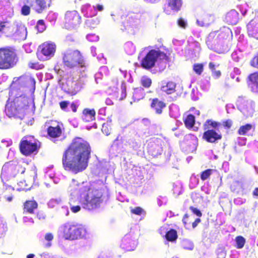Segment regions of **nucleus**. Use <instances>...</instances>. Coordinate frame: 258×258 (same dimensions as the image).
Here are the masks:
<instances>
[{
  "instance_id": "412c9836",
  "label": "nucleus",
  "mask_w": 258,
  "mask_h": 258,
  "mask_svg": "<svg viewBox=\"0 0 258 258\" xmlns=\"http://www.w3.org/2000/svg\"><path fill=\"white\" fill-rule=\"evenodd\" d=\"M121 246L126 251L133 250L136 247V242L130 235H126L121 240Z\"/></svg>"
},
{
  "instance_id": "a18cd8bd",
  "label": "nucleus",
  "mask_w": 258,
  "mask_h": 258,
  "mask_svg": "<svg viewBox=\"0 0 258 258\" xmlns=\"http://www.w3.org/2000/svg\"><path fill=\"white\" fill-rule=\"evenodd\" d=\"M131 212L132 214L140 216L142 215L144 211L142 208L140 207H137L134 209H132Z\"/></svg>"
},
{
  "instance_id": "5fc2aeb1",
  "label": "nucleus",
  "mask_w": 258,
  "mask_h": 258,
  "mask_svg": "<svg viewBox=\"0 0 258 258\" xmlns=\"http://www.w3.org/2000/svg\"><path fill=\"white\" fill-rule=\"evenodd\" d=\"M69 102L68 101H63L59 103V105L61 109L65 110L68 106Z\"/></svg>"
},
{
  "instance_id": "864d4df0",
  "label": "nucleus",
  "mask_w": 258,
  "mask_h": 258,
  "mask_svg": "<svg viewBox=\"0 0 258 258\" xmlns=\"http://www.w3.org/2000/svg\"><path fill=\"white\" fill-rule=\"evenodd\" d=\"M212 75L216 79H218L221 76V72L220 70H215L212 73Z\"/></svg>"
},
{
  "instance_id": "4c0bfd02",
  "label": "nucleus",
  "mask_w": 258,
  "mask_h": 258,
  "mask_svg": "<svg viewBox=\"0 0 258 258\" xmlns=\"http://www.w3.org/2000/svg\"><path fill=\"white\" fill-rule=\"evenodd\" d=\"M236 241V247L237 248H242L245 243V240L244 238L241 236H238L235 238Z\"/></svg>"
},
{
  "instance_id": "e433bc0d",
  "label": "nucleus",
  "mask_w": 258,
  "mask_h": 258,
  "mask_svg": "<svg viewBox=\"0 0 258 258\" xmlns=\"http://www.w3.org/2000/svg\"><path fill=\"white\" fill-rule=\"evenodd\" d=\"M194 72L198 75H201L204 71V64L203 63H195L192 67Z\"/></svg>"
},
{
  "instance_id": "49530a36",
  "label": "nucleus",
  "mask_w": 258,
  "mask_h": 258,
  "mask_svg": "<svg viewBox=\"0 0 258 258\" xmlns=\"http://www.w3.org/2000/svg\"><path fill=\"white\" fill-rule=\"evenodd\" d=\"M178 25L182 28L185 29L186 27L187 23L182 18H179L177 20Z\"/></svg>"
},
{
  "instance_id": "69168bd1",
  "label": "nucleus",
  "mask_w": 258,
  "mask_h": 258,
  "mask_svg": "<svg viewBox=\"0 0 258 258\" xmlns=\"http://www.w3.org/2000/svg\"><path fill=\"white\" fill-rule=\"evenodd\" d=\"M37 66H38V64L37 63H32V62H31L29 63V67L32 68V69H37Z\"/></svg>"
},
{
  "instance_id": "473e14b6",
  "label": "nucleus",
  "mask_w": 258,
  "mask_h": 258,
  "mask_svg": "<svg viewBox=\"0 0 258 258\" xmlns=\"http://www.w3.org/2000/svg\"><path fill=\"white\" fill-rule=\"evenodd\" d=\"M67 85L68 86V91L71 93H76L78 90V86L77 82L72 80L67 81Z\"/></svg>"
},
{
  "instance_id": "6e6d98bb",
  "label": "nucleus",
  "mask_w": 258,
  "mask_h": 258,
  "mask_svg": "<svg viewBox=\"0 0 258 258\" xmlns=\"http://www.w3.org/2000/svg\"><path fill=\"white\" fill-rule=\"evenodd\" d=\"M197 23L201 26H204L208 25L210 23L209 21L203 22V20H201V19H198L197 20Z\"/></svg>"
},
{
  "instance_id": "0e129e2a",
  "label": "nucleus",
  "mask_w": 258,
  "mask_h": 258,
  "mask_svg": "<svg viewBox=\"0 0 258 258\" xmlns=\"http://www.w3.org/2000/svg\"><path fill=\"white\" fill-rule=\"evenodd\" d=\"M4 197L6 200V201L9 202H11L12 201L13 198L12 194H11L10 195H9L8 196H7L6 195H4Z\"/></svg>"
},
{
  "instance_id": "9b49d317",
  "label": "nucleus",
  "mask_w": 258,
  "mask_h": 258,
  "mask_svg": "<svg viewBox=\"0 0 258 258\" xmlns=\"http://www.w3.org/2000/svg\"><path fill=\"white\" fill-rule=\"evenodd\" d=\"M38 147V141L32 136L24 137L20 145L21 153L25 155H29L36 151Z\"/></svg>"
},
{
  "instance_id": "3c124183",
  "label": "nucleus",
  "mask_w": 258,
  "mask_h": 258,
  "mask_svg": "<svg viewBox=\"0 0 258 258\" xmlns=\"http://www.w3.org/2000/svg\"><path fill=\"white\" fill-rule=\"evenodd\" d=\"M101 130L106 136L110 134V130L108 128L107 124H103Z\"/></svg>"
},
{
  "instance_id": "79ce46f5",
  "label": "nucleus",
  "mask_w": 258,
  "mask_h": 258,
  "mask_svg": "<svg viewBox=\"0 0 258 258\" xmlns=\"http://www.w3.org/2000/svg\"><path fill=\"white\" fill-rule=\"evenodd\" d=\"M222 124L225 129H230L233 125V121L231 119L223 120Z\"/></svg>"
},
{
  "instance_id": "680f3d73",
  "label": "nucleus",
  "mask_w": 258,
  "mask_h": 258,
  "mask_svg": "<svg viewBox=\"0 0 258 258\" xmlns=\"http://www.w3.org/2000/svg\"><path fill=\"white\" fill-rule=\"evenodd\" d=\"M23 221H24V222H32V223H34L33 219L32 218H30L28 217H24Z\"/></svg>"
},
{
  "instance_id": "c03bdc74",
  "label": "nucleus",
  "mask_w": 258,
  "mask_h": 258,
  "mask_svg": "<svg viewBox=\"0 0 258 258\" xmlns=\"http://www.w3.org/2000/svg\"><path fill=\"white\" fill-rule=\"evenodd\" d=\"M21 14L24 16H28L30 12V8L27 5H24L21 10Z\"/></svg>"
},
{
  "instance_id": "603ef678",
  "label": "nucleus",
  "mask_w": 258,
  "mask_h": 258,
  "mask_svg": "<svg viewBox=\"0 0 258 258\" xmlns=\"http://www.w3.org/2000/svg\"><path fill=\"white\" fill-rule=\"evenodd\" d=\"M51 15V20L49 21L55 22L57 18L58 15L57 13L52 11L49 12V15Z\"/></svg>"
},
{
  "instance_id": "f8f14e48",
  "label": "nucleus",
  "mask_w": 258,
  "mask_h": 258,
  "mask_svg": "<svg viewBox=\"0 0 258 258\" xmlns=\"http://www.w3.org/2000/svg\"><path fill=\"white\" fill-rule=\"evenodd\" d=\"M15 59V54L11 51L0 49V69L10 68Z\"/></svg>"
},
{
  "instance_id": "393cba45",
  "label": "nucleus",
  "mask_w": 258,
  "mask_h": 258,
  "mask_svg": "<svg viewBox=\"0 0 258 258\" xmlns=\"http://www.w3.org/2000/svg\"><path fill=\"white\" fill-rule=\"evenodd\" d=\"M175 88L176 84L173 82L169 81L162 86L161 90L167 94H171L175 92Z\"/></svg>"
},
{
  "instance_id": "39448f33",
  "label": "nucleus",
  "mask_w": 258,
  "mask_h": 258,
  "mask_svg": "<svg viewBox=\"0 0 258 258\" xmlns=\"http://www.w3.org/2000/svg\"><path fill=\"white\" fill-rule=\"evenodd\" d=\"M36 81L34 78L30 75H25L19 78L14 79L11 89H19L21 92L28 96H34L35 90Z\"/></svg>"
},
{
  "instance_id": "b1692460",
  "label": "nucleus",
  "mask_w": 258,
  "mask_h": 258,
  "mask_svg": "<svg viewBox=\"0 0 258 258\" xmlns=\"http://www.w3.org/2000/svg\"><path fill=\"white\" fill-rule=\"evenodd\" d=\"M183 142L187 147H195L198 143V138L194 135L189 134L184 137Z\"/></svg>"
},
{
  "instance_id": "0eeeda50",
  "label": "nucleus",
  "mask_w": 258,
  "mask_h": 258,
  "mask_svg": "<svg viewBox=\"0 0 258 258\" xmlns=\"http://www.w3.org/2000/svg\"><path fill=\"white\" fill-rule=\"evenodd\" d=\"M221 125V123L212 119H208L203 124L205 131L203 135V139L208 143H215L222 138L221 133L216 131Z\"/></svg>"
},
{
  "instance_id": "c85d7f7f",
  "label": "nucleus",
  "mask_w": 258,
  "mask_h": 258,
  "mask_svg": "<svg viewBox=\"0 0 258 258\" xmlns=\"http://www.w3.org/2000/svg\"><path fill=\"white\" fill-rule=\"evenodd\" d=\"M145 97V91L142 88H136L134 90L133 99L134 102H138Z\"/></svg>"
},
{
  "instance_id": "9d476101",
  "label": "nucleus",
  "mask_w": 258,
  "mask_h": 258,
  "mask_svg": "<svg viewBox=\"0 0 258 258\" xmlns=\"http://www.w3.org/2000/svg\"><path fill=\"white\" fill-rule=\"evenodd\" d=\"M18 166L10 162L5 164L2 167L1 178L6 189L8 190L9 192L13 191L14 188L11 186L6 184V182L16 176L18 173Z\"/></svg>"
},
{
  "instance_id": "bf43d9fd",
  "label": "nucleus",
  "mask_w": 258,
  "mask_h": 258,
  "mask_svg": "<svg viewBox=\"0 0 258 258\" xmlns=\"http://www.w3.org/2000/svg\"><path fill=\"white\" fill-rule=\"evenodd\" d=\"M209 67L212 71V73L216 70L215 69V65L213 62H210L209 64Z\"/></svg>"
},
{
  "instance_id": "ea45409f",
  "label": "nucleus",
  "mask_w": 258,
  "mask_h": 258,
  "mask_svg": "<svg viewBox=\"0 0 258 258\" xmlns=\"http://www.w3.org/2000/svg\"><path fill=\"white\" fill-rule=\"evenodd\" d=\"M40 136L42 137H47L48 136V125L47 121L44 125L42 126L40 132Z\"/></svg>"
},
{
  "instance_id": "8fccbe9b",
  "label": "nucleus",
  "mask_w": 258,
  "mask_h": 258,
  "mask_svg": "<svg viewBox=\"0 0 258 258\" xmlns=\"http://www.w3.org/2000/svg\"><path fill=\"white\" fill-rule=\"evenodd\" d=\"M23 48L27 53H31L33 50L31 43L24 44L23 45Z\"/></svg>"
},
{
  "instance_id": "7ed1b4c3",
  "label": "nucleus",
  "mask_w": 258,
  "mask_h": 258,
  "mask_svg": "<svg viewBox=\"0 0 258 258\" xmlns=\"http://www.w3.org/2000/svg\"><path fill=\"white\" fill-rule=\"evenodd\" d=\"M232 36L231 30L224 27L211 32L207 37L206 44L210 49L217 53H224L230 49Z\"/></svg>"
},
{
  "instance_id": "f704fd0d",
  "label": "nucleus",
  "mask_w": 258,
  "mask_h": 258,
  "mask_svg": "<svg viewBox=\"0 0 258 258\" xmlns=\"http://www.w3.org/2000/svg\"><path fill=\"white\" fill-rule=\"evenodd\" d=\"M126 83L125 81H123L121 82V86H120V95H118L117 97L118 98V100H122L124 99L126 96Z\"/></svg>"
},
{
  "instance_id": "5701e85b",
  "label": "nucleus",
  "mask_w": 258,
  "mask_h": 258,
  "mask_svg": "<svg viewBox=\"0 0 258 258\" xmlns=\"http://www.w3.org/2000/svg\"><path fill=\"white\" fill-rule=\"evenodd\" d=\"M96 111L94 109L85 108L82 113V119L87 122L95 120Z\"/></svg>"
},
{
  "instance_id": "4be33fe9",
  "label": "nucleus",
  "mask_w": 258,
  "mask_h": 258,
  "mask_svg": "<svg viewBox=\"0 0 258 258\" xmlns=\"http://www.w3.org/2000/svg\"><path fill=\"white\" fill-rule=\"evenodd\" d=\"M151 100V107L155 111L157 114H161L163 109L166 107V103L160 101L158 98H153Z\"/></svg>"
},
{
  "instance_id": "09e8293b",
  "label": "nucleus",
  "mask_w": 258,
  "mask_h": 258,
  "mask_svg": "<svg viewBox=\"0 0 258 258\" xmlns=\"http://www.w3.org/2000/svg\"><path fill=\"white\" fill-rule=\"evenodd\" d=\"M251 66L254 68H258V52L251 61Z\"/></svg>"
},
{
  "instance_id": "cd10ccee",
  "label": "nucleus",
  "mask_w": 258,
  "mask_h": 258,
  "mask_svg": "<svg viewBox=\"0 0 258 258\" xmlns=\"http://www.w3.org/2000/svg\"><path fill=\"white\" fill-rule=\"evenodd\" d=\"M37 203L35 201H26L24 204V212L32 214L33 213L34 210L37 208Z\"/></svg>"
},
{
  "instance_id": "6e6552de",
  "label": "nucleus",
  "mask_w": 258,
  "mask_h": 258,
  "mask_svg": "<svg viewBox=\"0 0 258 258\" xmlns=\"http://www.w3.org/2000/svg\"><path fill=\"white\" fill-rule=\"evenodd\" d=\"M63 63L67 68H85L86 62L81 52L78 50H68L63 55Z\"/></svg>"
},
{
  "instance_id": "c756f323",
  "label": "nucleus",
  "mask_w": 258,
  "mask_h": 258,
  "mask_svg": "<svg viewBox=\"0 0 258 258\" xmlns=\"http://www.w3.org/2000/svg\"><path fill=\"white\" fill-rule=\"evenodd\" d=\"M165 237L168 241H175L178 238L177 232L174 229H170L166 233Z\"/></svg>"
},
{
  "instance_id": "a19ab883",
  "label": "nucleus",
  "mask_w": 258,
  "mask_h": 258,
  "mask_svg": "<svg viewBox=\"0 0 258 258\" xmlns=\"http://www.w3.org/2000/svg\"><path fill=\"white\" fill-rule=\"evenodd\" d=\"M36 29L39 32H42L45 29V25L43 20H39L37 23Z\"/></svg>"
},
{
  "instance_id": "a211bd4d",
  "label": "nucleus",
  "mask_w": 258,
  "mask_h": 258,
  "mask_svg": "<svg viewBox=\"0 0 258 258\" xmlns=\"http://www.w3.org/2000/svg\"><path fill=\"white\" fill-rule=\"evenodd\" d=\"M248 86L252 92L258 94V72L249 74L247 77Z\"/></svg>"
},
{
  "instance_id": "052dcab7",
  "label": "nucleus",
  "mask_w": 258,
  "mask_h": 258,
  "mask_svg": "<svg viewBox=\"0 0 258 258\" xmlns=\"http://www.w3.org/2000/svg\"><path fill=\"white\" fill-rule=\"evenodd\" d=\"M37 217L39 220H43L45 219V216L41 212H39L37 213Z\"/></svg>"
},
{
  "instance_id": "f03ea898",
  "label": "nucleus",
  "mask_w": 258,
  "mask_h": 258,
  "mask_svg": "<svg viewBox=\"0 0 258 258\" xmlns=\"http://www.w3.org/2000/svg\"><path fill=\"white\" fill-rule=\"evenodd\" d=\"M15 98L11 102L6 104L5 112L7 116H14L22 119L25 115L33 113L35 110L34 96H28L21 92H17L16 89H11Z\"/></svg>"
},
{
  "instance_id": "774afa93",
  "label": "nucleus",
  "mask_w": 258,
  "mask_h": 258,
  "mask_svg": "<svg viewBox=\"0 0 258 258\" xmlns=\"http://www.w3.org/2000/svg\"><path fill=\"white\" fill-rule=\"evenodd\" d=\"M39 255L41 257L47 258L48 253L46 252H40Z\"/></svg>"
},
{
  "instance_id": "72a5a7b5",
  "label": "nucleus",
  "mask_w": 258,
  "mask_h": 258,
  "mask_svg": "<svg viewBox=\"0 0 258 258\" xmlns=\"http://www.w3.org/2000/svg\"><path fill=\"white\" fill-rule=\"evenodd\" d=\"M36 11L40 13L46 8V2L45 0H36Z\"/></svg>"
},
{
  "instance_id": "58836bf2",
  "label": "nucleus",
  "mask_w": 258,
  "mask_h": 258,
  "mask_svg": "<svg viewBox=\"0 0 258 258\" xmlns=\"http://www.w3.org/2000/svg\"><path fill=\"white\" fill-rule=\"evenodd\" d=\"M212 173V169H206L201 173V179L202 180L204 181L208 179Z\"/></svg>"
},
{
  "instance_id": "13d9d810",
  "label": "nucleus",
  "mask_w": 258,
  "mask_h": 258,
  "mask_svg": "<svg viewBox=\"0 0 258 258\" xmlns=\"http://www.w3.org/2000/svg\"><path fill=\"white\" fill-rule=\"evenodd\" d=\"M201 222L200 218H197L195 221L192 223V227L193 228H196L199 223Z\"/></svg>"
},
{
  "instance_id": "1a4fd4ad",
  "label": "nucleus",
  "mask_w": 258,
  "mask_h": 258,
  "mask_svg": "<svg viewBox=\"0 0 258 258\" xmlns=\"http://www.w3.org/2000/svg\"><path fill=\"white\" fill-rule=\"evenodd\" d=\"M103 193L100 189H92L91 192L88 194L83 204L84 208L89 210H93L100 207L103 202Z\"/></svg>"
},
{
  "instance_id": "423d86ee",
  "label": "nucleus",
  "mask_w": 258,
  "mask_h": 258,
  "mask_svg": "<svg viewBox=\"0 0 258 258\" xmlns=\"http://www.w3.org/2000/svg\"><path fill=\"white\" fill-rule=\"evenodd\" d=\"M59 232L64 239L75 240L84 237L86 231L84 226L81 224L67 223L60 227Z\"/></svg>"
},
{
  "instance_id": "bb28decb",
  "label": "nucleus",
  "mask_w": 258,
  "mask_h": 258,
  "mask_svg": "<svg viewBox=\"0 0 258 258\" xmlns=\"http://www.w3.org/2000/svg\"><path fill=\"white\" fill-rule=\"evenodd\" d=\"M226 21L230 25H235L238 21V14L235 11H230L226 14Z\"/></svg>"
},
{
  "instance_id": "6ab92c4d",
  "label": "nucleus",
  "mask_w": 258,
  "mask_h": 258,
  "mask_svg": "<svg viewBox=\"0 0 258 258\" xmlns=\"http://www.w3.org/2000/svg\"><path fill=\"white\" fill-rule=\"evenodd\" d=\"M37 56L41 61L47 60L48 58V42H45L38 46Z\"/></svg>"
},
{
  "instance_id": "f257e3e1",
  "label": "nucleus",
  "mask_w": 258,
  "mask_h": 258,
  "mask_svg": "<svg viewBox=\"0 0 258 258\" xmlns=\"http://www.w3.org/2000/svg\"><path fill=\"white\" fill-rule=\"evenodd\" d=\"M91 152V146L87 141L75 138L63 152L62 163L64 168L75 174L84 171L88 165Z\"/></svg>"
},
{
  "instance_id": "a878e982",
  "label": "nucleus",
  "mask_w": 258,
  "mask_h": 258,
  "mask_svg": "<svg viewBox=\"0 0 258 258\" xmlns=\"http://www.w3.org/2000/svg\"><path fill=\"white\" fill-rule=\"evenodd\" d=\"M183 121L185 126L188 129H190L192 128L195 124V116L191 114H189L183 118Z\"/></svg>"
},
{
  "instance_id": "4468645a",
  "label": "nucleus",
  "mask_w": 258,
  "mask_h": 258,
  "mask_svg": "<svg viewBox=\"0 0 258 258\" xmlns=\"http://www.w3.org/2000/svg\"><path fill=\"white\" fill-rule=\"evenodd\" d=\"M63 124L54 120H49V137L55 139L60 137L62 133Z\"/></svg>"
},
{
  "instance_id": "ddd939ff",
  "label": "nucleus",
  "mask_w": 258,
  "mask_h": 258,
  "mask_svg": "<svg viewBox=\"0 0 258 258\" xmlns=\"http://www.w3.org/2000/svg\"><path fill=\"white\" fill-rule=\"evenodd\" d=\"M64 20V27L68 29H71L79 26L81 17L76 11H69L65 15Z\"/></svg>"
},
{
  "instance_id": "c9c22d12",
  "label": "nucleus",
  "mask_w": 258,
  "mask_h": 258,
  "mask_svg": "<svg viewBox=\"0 0 258 258\" xmlns=\"http://www.w3.org/2000/svg\"><path fill=\"white\" fill-rule=\"evenodd\" d=\"M152 80L146 76H143L140 81V83L144 87L148 88L152 84Z\"/></svg>"
},
{
  "instance_id": "2f4dec72",
  "label": "nucleus",
  "mask_w": 258,
  "mask_h": 258,
  "mask_svg": "<svg viewBox=\"0 0 258 258\" xmlns=\"http://www.w3.org/2000/svg\"><path fill=\"white\" fill-rule=\"evenodd\" d=\"M38 236L42 246L47 248L48 247V232H41L39 233Z\"/></svg>"
},
{
  "instance_id": "f3484780",
  "label": "nucleus",
  "mask_w": 258,
  "mask_h": 258,
  "mask_svg": "<svg viewBox=\"0 0 258 258\" xmlns=\"http://www.w3.org/2000/svg\"><path fill=\"white\" fill-rule=\"evenodd\" d=\"M247 27L248 35L258 39V17H255L251 20Z\"/></svg>"
},
{
  "instance_id": "dca6fc26",
  "label": "nucleus",
  "mask_w": 258,
  "mask_h": 258,
  "mask_svg": "<svg viewBox=\"0 0 258 258\" xmlns=\"http://www.w3.org/2000/svg\"><path fill=\"white\" fill-rule=\"evenodd\" d=\"M181 0H168L167 4L163 8L164 12L167 15L179 11L182 6Z\"/></svg>"
},
{
  "instance_id": "de8ad7c7",
  "label": "nucleus",
  "mask_w": 258,
  "mask_h": 258,
  "mask_svg": "<svg viewBox=\"0 0 258 258\" xmlns=\"http://www.w3.org/2000/svg\"><path fill=\"white\" fill-rule=\"evenodd\" d=\"M189 209L191 210V211L195 215H196L197 216L200 217L202 216V213L201 212L200 210L196 208H195L192 206H190L189 207Z\"/></svg>"
},
{
  "instance_id": "37998d69",
  "label": "nucleus",
  "mask_w": 258,
  "mask_h": 258,
  "mask_svg": "<svg viewBox=\"0 0 258 258\" xmlns=\"http://www.w3.org/2000/svg\"><path fill=\"white\" fill-rule=\"evenodd\" d=\"M56 50V45L54 42L49 43V57L54 55Z\"/></svg>"
},
{
  "instance_id": "e2e57ef3",
  "label": "nucleus",
  "mask_w": 258,
  "mask_h": 258,
  "mask_svg": "<svg viewBox=\"0 0 258 258\" xmlns=\"http://www.w3.org/2000/svg\"><path fill=\"white\" fill-rule=\"evenodd\" d=\"M71 107L72 108V111L74 112H77V105L75 103L73 102L71 104Z\"/></svg>"
},
{
  "instance_id": "338daca9",
  "label": "nucleus",
  "mask_w": 258,
  "mask_h": 258,
  "mask_svg": "<svg viewBox=\"0 0 258 258\" xmlns=\"http://www.w3.org/2000/svg\"><path fill=\"white\" fill-rule=\"evenodd\" d=\"M89 189V187H86V186H83L82 185V187H81L80 188H79V191L80 192H83V191H86L87 190H88Z\"/></svg>"
},
{
  "instance_id": "4d7b16f0",
  "label": "nucleus",
  "mask_w": 258,
  "mask_h": 258,
  "mask_svg": "<svg viewBox=\"0 0 258 258\" xmlns=\"http://www.w3.org/2000/svg\"><path fill=\"white\" fill-rule=\"evenodd\" d=\"M71 209L73 212L77 213L81 210V208L79 206H76L72 207Z\"/></svg>"
},
{
  "instance_id": "20e7f679",
  "label": "nucleus",
  "mask_w": 258,
  "mask_h": 258,
  "mask_svg": "<svg viewBox=\"0 0 258 258\" xmlns=\"http://www.w3.org/2000/svg\"><path fill=\"white\" fill-rule=\"evenodd\" d=\"M169 57L160 50L151 49L142 58L140 65L146 70H150L155 67L157 61L160 71H164L169 61Z\"/></svg>"
},
{
  "instance_id": "aec40b11",
  "label": "nucleus",
  "mask_w": 258,
  "mask_h": 258,
  "mask_svg": "<svg viewBox=\"0 0 258 258\" xmlns=\"http://www.w3.org/2000/svg\"><path fill=\"white\" fill-rule=\"evenodd\" d=\"M148 148L151 151L158 152L162 149L163 141L162 139L157 137H153L147 141Z\"/></svg>"
},
{
  "instance_id": "7c9ffc66",
  "label": "nucleus",
  "mask_w": 258,
  "mask_h": 258,
  "mask_svg": "<svg viewBox=\"0 0 258 258\" xmlns=\"http://www.w3.org/2000/svg\"><path fill=\"white\" fill-rule=\"evenodd\" d=\"M252 129H254V125L250 123H247L240 126L237 131V133L240 136H244Z\"/></svg>"
},
{
  "instance_id": "2eb2a0df",
  "label": "nucleus",
  "mask_w": 258,
  "mask_h": 258,
  "mask_svg": "<svg viewBox=\"0 0 258 258\" xmlns=\"http://www.w3.org/2000/svg\"><path fill=\"white\" fill-rule=\"evenodd\" d=\"M13 25L14 29H15L13 35L16 39L19 40L26 39L27 36V31L25 25L20 21H16Z\"/></svg>"
}]
</instances>
